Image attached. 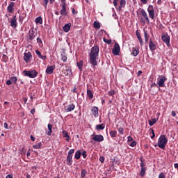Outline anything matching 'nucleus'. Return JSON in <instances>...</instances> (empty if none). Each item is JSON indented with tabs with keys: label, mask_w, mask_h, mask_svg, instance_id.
Wrapping results in <instances>:
<instances>
[{
	"label": "nucleus",
	"mask_w": 178,
	"mask_h": 178,
	"mask_svg": "<svg viewBox=\"0 0 178 178\" xmlns=\"http://www.w3.org/2000/svg\"><path fill=\"white\" fill-rule=\"evenodd\" d=\"M62 8L60 10V13L62 16H66L67 15V12L66 11V6H61Z\"/></svg>",
	"instance_id": "nucleus-21"
},
{
	"label": "nucleus",
	"mask_w": 178,
	"mask_h": 178,
	"mask_svg": "<svg viewBox=\"0 0 178 178\" xmlns=\"http://www.w3.org/2000/svg\"><path fill=\"white\" fill-rule=\"evenodd\" d=\"M23 73L24 76L30 77V79H35V77H37V75L38 74V72L35 70H32L29 71L24 70Z\"/></svg>",
	"instance_id": "nucleus-4"
},
{
	"label": "nucleus",
	"mask_w": 178,
	"mask_h": 178,
	"mask_svg": "<svg viewBox=\"0 0 178 178\" xmlns=\"http://www.w3.org/2000/svg\"><path fill=\"white\" fill-rule=\"evenodd\" d=\"M87 95L90 99H92L94 98V95L92 94V91L90 89H87Z\"/></svg>",
	"instance_id": "nucleus-25"
},
{
	"label": "nucleus",
	"mask_w": 178,
	"mask_h": 178,
	"mask_svg": "<svg viewBox=\"0 0 178 178\" xmlns=\"http://www.w3.org/2000/svg\"><path fill=\"white\" fill-rule=\"evenodd\" d=\"M118 132L123 135L124 133V129H123V127L118 128Z\"/></svg>",
	"instance_id": "nucleus-44"
},
{
	"label": "nucleus",
	"mask_w": 178,
	"mask_h": 178,
	"mask_svg": "<svg viewBox=\"0 0 178 178\" xmlns=\"http://www.w3.org/2000/svg\"><path fill=\"white\" fill-rule=\"evenodd\" d=\"M26 16H27V14L26 13V12L21 13L19 17V22L20 23H22L23 22V20H24V19H26Z\"/></svg>",
	"instance_id": "nucleus-22"
},
{
	"label": "nucleus",
	"mask_w": 178,
	"mask_h": 178,
	"mask_svg": "<svg viewBox=\"0 0 178 178\" xmlns=\"http://www.w3.org/2000/svg\"><path fill=\"white\" fill-rule=\"evenodd\" d=\"M120 52V46L118 43H115L114 47L113 49V54L115 56L119 55Z\"/></svg>",
	"instance_id": "nucleus-9"
},
{
	"label": "nucleus",
	"mask_w": 178,
	"mask_h": 178,
	"mask_svg": "<svg viewBox=\"0 0 178 178\" xmlns=\"http://www.w3.org/2000/svg\"><path fill=\"white\" fill-rule=\"evenodd\" d=\"M6 178H13V175H8Z\"/></svg>",
	"instance_id": "nucleus-64"
},
{
	"label": "nucleus",
	"mask_w": 178,
	"mask_h": 178,
	"mask_svg": "<svg viewBox=\"0 0 178 178\" xmlns=\"http://www.w3.org/2000/svg\"><path fill=\"white\" fill-rule=\"evenodd\" d=\"M42 144L41 143H39L36 145H33V148H34L35 149H40V148H41Z\"/></svg>",
	"instance_id": "nucleus-33"
},
{
	"label": "nucleus",
	"mask_w": 178,
	"mask_h": 178,
	"mask_svg": "<svg viewBox=\"0 0 178 178\" xmlns=\"http://www.w3.org/2000/svg\"><path fill=\"white\" fill-rule=\"evenodd\" d=\"M37 42L39 44L40 47H42V40L40 38H37Z\"/></svg>",
	"instance_id": "nucleus-39"
},
{
	"label": "nucleus",
	"mask_w": 178,
	"mask_h": 178,
	"mask_svg": "<svg viewBox=\"0 0 178 178\" xmlns=\"http://www.w3.org/2000/svg\"><path fill=\"white\" fill-rule=\"evenodd\" d=\"M136 35L140 44V47H143V45H144V42L143 41V38H141V35L140 34V32H138V31H136Z\"/></svg>",
	"instance_id": "nucleus-18"
},
{
	"label": "nucleus",
	"mask_w": 178,
	"mask_h": 178,
	"mask_svg": "<svg viewBox=\"0 0 178 178\" xmlns=\"http://www.w3.org/2000/svg\"><path fill=\"white\" fill-rule=\"evenodd\" d=\"M61 60H63V62H67V57L66 56V54L65 53H63L61 54Z\"/></svg>",
	"instance_id": "nucleus-35"
},
{
	"label": "nucleus",
	"mask_w": 178,
	"mask_h": 178,
	"mask_svg": "<svg viewBox=\"0 0 178 178\" xmlns=\"http://www.w3.org/2000/svg\"><path fill=\"white\" fill-rule=\"evenodd\" d=\"M36 35H37V33H35V31H29V40L30 41H33V40H34V38H35Z\"/></svg>",
	"instance_id": "nucleus-11"
},
{
	"label": "nucleus",
	"mask_w": 178,
	"mask_h": 178,
	"mask_svg": "<svg viewBox=\"0 0 178 178\" xmlns=\"http://www.w3.org/2000/svg\"><path fill=\"white\" fill-rule=\"evenodd\" d=\"M73 154H74V149H71L68 152V156H73Z\"/></svg>",
	"instance_id": "nucleus-43"
},
{
	"label": "nucleus",
	"mask_w": 178,
	"mask_h": 178,
	"mask_svg": "<svg viewBox=\"0 0 178 178\" xmlns=\"http://www.w3.org/2000/svg\"><path fill=\"white\" fill-rule=\"evenodd\" d=\"M80 156H81V152H80V150H78L75 153L74 158L75 159H79Z\"/></svg>",
	"instance_id": "nucleus-32"
},
{
	"label": "nucleus",
	"mask_w": 178,
	"mask_h": 178,
	"mask_svg": "<svg viewBox=\"0 0 178 178\" xmlns=\"http://www.w3.org/2000/svg\"><path fill=\"white\" fill-rule=\"evenodd\" d=\"M155 123H156V119L155 118L152 119V120H149V126H153L155 124Z\"/></svg>",
	"instance_id": "nucleus-36"
},
{
	"label": "nucleus",
	"mask_w": 178,
	"mask_h": 178,
	"mask_svg": "<svg viewBox=\"0 0 178 178\" xmlns=\"http://www.w3.org/2000/svg\"><path fill=\"white\" fill-rule=\"evenodd\" d=\"M171 115H172V116H173V118H175V116H176V111H172L171 112Z\"/></svg>",
	"instance_id": "nucleus-60"
},
{
	"label": "nucleus",
	"mask_w": 178,
	"mask_h": 178,
	"mask_svg": "<svg viewBox=\"0 0 178 178\" xmlns=\"http://www.w3.org/2000/svg\"><path fill=\"white\" fill-rule=\"evenodd\" d=\"M129 145L130 147H136L137 145V142H136L135 140H132Z\"/></svg>",
	"instance_id": "nucleus-45"
},
{
	"label": "nucleus",
	"mask_w": 178,
	"mask_h": 178,
	"mask_svg": "<svg viewBox=\"0 0 178 178\" xmlns=\"http://www.w3.org/2000/svg\"><path fill=\"white\" fill-rule=\"evenodd\" d=\"M159 178H166L163 172H161L159 175Z\"/></svg>",
	"instance_id": "nucleus-48"
},
{
	"label": "nucleus",
	"mask_w": 178,
	"mask_h": 178,
	"mask_svg": "<svg viewBox=\"0 0 178 178\" xmlns=\"http://www.w3.org/2000/svg\"><path fill=\"white\" fill-rule=\"evenodd\" d=\"M63 137L65 138V141H69L70 136H69V134L65 130H63L62 131Z\"/></svg>",
	"instance_id": "nucleus-24"
},
{
	"label": "nucleus",
	"mask_w": 178,
	"mask_h": 178,
	"mask_svg": "<svg viewBox=\"0 0 178 178\" xmlns=\"http://www.w3.org/2000/svg\"><path fill=\"white\" fill-rule=\"evenodd\" d=\"M99 108L97 106H94L92 110V114L93 115V116H95V118H98L99 116V113H98Z\"/></svg>",
	"instance_id": "nucleus-15"
},
{
	"label": "nucleus",
	"mask_w": 178,
	"mask_h": 178,
	"mask_svg": "<svg viewBox=\"0 0 178 178\" xmlns=\"http://www.w3.org/2000/svg\"><path fill=\"white\" fill-rule=\"evenodd\" d=\"M83 158H87V152L83 151L82 153Z\"/></svg>",
	"instance_id": "nucleus-52"
},
{
	"label": "nucleus",
	"mask_w": 178,
	"mask_h": 178,
	"mask_svg": "<svg viewBox=\"0 0 178 178\" xmlns=\"http://www.w3.org/2000/svg\"><path fill=\"white\" fill-rule=\"evenodd\" d=\"M3 127H4V129H9L8 123H6V122L4 123Z\"/></svg>",
	"instance_id": "nucleus-59"
},
{
	"label": "nucleus",
	"mask_w": 178,
	"mask_h": 178,
	"mask_svg": "<svg viewBox=\"0 0 178 178\" xmlns=\"http://www.w3.org/2000/svg\"><path fill=\"white\" fill-rule=\"evenodd\" d=\"M93 136V141H97V143H102L104 141V136L102 135H92Z\"/></svg>",
	"instance_id": "nucleus-10"
},
{
	"label": "nucleus",
	"mask_w": 178,
	"mask_h": 178,
	"mask_svg": "<svg viewBox=\"0 0 178 178\" xmlns=\"http://www.w3.org/2000/svg\"><path fill=\"white\" fill-rule=\"evenodd\" d=\"M93 27L94 29H101V24H99V22L97 21H95V22L93 23Z\"/></svg>",
	"instance_id": "nucleus-28"
},
{
	"label": "nucleus",
	"mask_w": 178,
	"mask_h": 178,
	"mask_svg": "<svg viewBox=\"0 0 178 178\" xmlns=\"http://www.w3.org/2000/svg\"><path fill=\"white\" fill-rule=\"evenodd\" d=\"M11 81H13V83H14V84H16V83H17V77L16 76H12L10 78Z\"/></svg>",
	"instance_id": "nucleus-40"
},
{
	"label": "nucleus",
	"mask_w": 178,
	"mask_h": 178,
	"mask_svg": "<svg viewBox=\"0 0 178 178\" xmlns=\"http://www.w3.org/2000/svg\"><path fill=\"white\" fill-rule=\"evenodd\" d=\"M73 158V156H67V165H68V166H70L71 165H72L73 163V160H72V159Z\"/></svg>",
	"instance_id": "nucleus-23"
},
{
	"label": "nucleus",
	"mask_w": 178,
	"mask_h": 178,
	"mask_svg": "<svg viewBox=\"0 0 178 178\" xmlns=\"http://www.w3.org/2000/svg\"><path fill=\"white\" fill-rule=\"evenodd\" d=\"M61 6H66V0H61Z\"/></svg>",
	"instance_id": "nucleus-54"
},
{
	"label": "nucleus",
	"mask_w": 178,
	"mask_h": 178,
	"mask_svg": "<svg viewBox=\"0 0 178 178\" xmlns=\"http://www.w3.org/2000/svg\"><path fill=\"white\" fill-rule=\"evenodd\" d=\"M48 127V131H47V136H51V134H52V124H48L47 125Z\"/></svg>",
	"instance_id": "nucleus-26"
},
{
	"label": "nucleus",
	"mask_w": 178,
	"mask_h": 178,
	"mask_svg": "<svg viewBox=\"0 0 178 178\" xmlns=\"http://www.w3.org/2000/svg\"><path fill=\"white\" fill-rule=\"evenodd\" d=\"M44 4L43 6H44V8H47V5H48V2H49V0H44Z\"/></svg>",
	"instance_id": "nucleus-50"
},
{
	"label": "nucleus",
	"mask_w": 178,
	"mask_h": 178,
	"mask_svg": "<svg viewBox=\"0 0 178 178\" xmlns=\"http://www.w3.org/2000/svg\"><path fill=\"white\" fill-rule=\"evenodd\" d=\"M105 161V158L102 156H101L99 157V161L101 162V163H104V161Z\"/></svg>",
	"instance_id": "nucleus-49"
},
{
	"label": "nucleus",
	"mask_w": 178,
	"mask_h": 178,
	"mask_svg": "<svg viewBox=\"0 0 178 178\" xmlns=\"http://www.w3.org/2000/svg\"><path fill=\"white\" fill-rule=\"evenodd\" d=\"M103 41H104V42H106V44H112V40H111V39L108 40V39L104 38Z\"/></svg>",
	"instance_id": "nucleus-41"
},
{
	"label": "nucleus",
	"mask_w": 178,
	"mask_h": 178,
	"mask_svg": "<svg viewBox=\"0 0 178 178\" xmlns=\"http://www.w3.org/2000/svg\"><path fill=\"white\" fill-rule=\"evenodd\" d=\"M31 56H32V55H31V53H30V52L24 54V60H25V62L26 63H28V62L30 60V58H31Z\"/></svg>",
	"instance_id": "nucleus-19"
},
{
	"label": "nucleus",
	"mask_w": 178,
	"mask_h": 178,
	"mask_svg": "<svg viewBox=\"0 0 178 178\" xmlns=\"http://www.w3.org/2000/svg\"><path fill=\"white\" fill-rule=\"evenodd\" d=\"M35 23H38L39 24H42V17H36Z\"/></svg>",
	"instance_id": "nucleus-34"
},
{
	"label": "nucleus",
	"mask_w": 178,
	"mask_h": 178,
	"mask_svg": "<svg viewBox=\"0 0 178 178\" xmlns=\"http://www.w3.org/2000/svg\"><path fill=\"white\" fill-rule=\"evenodd\" d=\"M6 84H7V86H10V84H12V80L11 79L10 80H7Z\"/></svg>",
	"instance_id": "nucleus-57"
},
{
	"label": "nucleus",
	"mask_w": 178,
	"mask_h": 178,
	"mask_svg": "<svg viewBox=\"0 0 178 178\" xmlns=\"http://www.w3.org/2000/svg\"><path fill=\"white\" fill-rule=\"evenodd\" d=\"M128 142L129 143H131L132 141H134L133 140V137H131V136H128Z\"/></svg>",
	"instance_id": "nucleus-55"
},
{
	"label": "nucleus",
	"mask_w": 178,
	"mask_h": 178,
	"mask_svg": "<svg viewBox=\"0 0 178 178\" xmlns=\"http://www.w3.org/2000/svg\"><path fill=\"white\" fill-rule=\"evenodd\" d=\"M161 40L165 42L167 47H170V36L168 34H164L161 35Z\"/></svg>",
	"instance_id": "nucleus-7"
},
{
	"label": "nucleus",
	"mask_w": 178,
	"mask_h": 178,
	"mask_svg": "<svg viewBox=\"0 0 178 178\" xmlns=\"http://www.w3.org/2000/svg\"><path fill=\"white\" fill-rule=\"evenodd\" d=\"M152 87H159V85L156 84V83H152V84L151 85V88H152Z\"/></svg>",
	"instance_id": "nucleus-58"
},
{
	"label": "nucleus",
	"mask_w": 178,
	"mask_h": 178,
	"mask_svg": "<svg viewBox=\"0 0 178 178\" xmlns=\"http://www.w3.org/2000/svg\"><path fill=\"white\" fill-rule=\"evenodd\" d=\"M140 23H142V24H145V23L149 24V17H148V14H147V12L145 11L144 9L140 10Z\"/></svg>",
	"instance_id": "nucleus-3"
},
{
	"label": "nucleus",
	"mask_w": 178,
	"mask_h": 178,
	"mask_svg": "<svg viewBox=\"0 0 178 178\" xmlns=\"http://www.w3.org/2000/svg\"><path fill=\"white\" fill-rule=\"evenodd\" d=\"M119 1H120V0H113V5L114 6H118V2H119Z\"/></svg>",
	"instance_id": "nucleus-51"
},
{
	"label": "nucleus",
	"mask_w": 178,
	"mask_h": 178,
	"mask_svg": "<svg viewBox=\"0 0 178 178\" xmlns=\"http://www.w3.org/2000/svg\"><path fill=\"white\" fill-rule=\"evenodd\" d=\"M108 95H115V90H111L108 92Z\"/></svg>",
	"instance_id": "nucleus-53"
},
{
	"label": "nucleus",
	"mask_w": 178,
	"mask_h": 178,
	"mask_svg": "<svg viewBox=\"0 0 178 178\" xmlns=\"http://www.w3.org/2000/svg\"><path fill=\"white\" fill-rule=\"evenodd\" d=\"M76 106L73 104H69L67 108H65L66 112H72V111H74Z\"/></svg>",
	"instance_id": "nucleus-17"
},
{
	"label": "nucleus",
	"mask_w": 178,
	"mask_h": 178,
	"mask_svg": "<svg viewBox=\"0 0 178 178\" xmlns=\"http://www.w3.org/2000/svg\"><path fill=\"white\" fill-rule=\"evenodd\" d=\"M40 59H42V60H45L47 59V56H42V54L38 56Z\"/></svg>",
	"instance_id": "nucleus-47"
},
{
	"label": "nucleus",
	"mask_w": 178,
	"mask_h": 178,
	"mask_svg": "<svg viewBox=\"0 0 178 178\" xmlns=\"http://www.w3.org/2000/svg\"><path fill=\"white\" fill-rule=\"evenodd\" d=\"M140 176L141 177H144L145 176V172L147 170V168L145 167V164L144 163V161L143 160H140Z\"/></svg>",
	"instance_id": "nucleus-8"
},
{
	"label": "nucleus",
	"mask_w": 178,
	"mask_h": 178,
	"mask_svg": "<svg viewBox=\"0 0 178 178\" xmlns=\"http://www.w3.org/2000/svg\"><path fill=\"white\" fill-rule=\"evenodd\" d=\"M120 4L119 9H122V8H124V5H126V0H120Z\"/></svg>",
	"instance_id": "nucleus-30"
},
{
	"label": "nucleus",
	"mask_w": 178,
	"mask_h": 178,
	"mask_svg": "<svg viewBox=\"0 0 178 178\" xmlns=\"http://www.w3.org/2000/svg\"><path fill=\"white\" fill-rule=\"evenodd\" d=\"M150 131L152 132V136H151V138H155V131H154L153 129H150Z\"/></svg>",
	"instance_id": "nucleus-46"
},
{
	"label": "nucleus",
	"mask_w": 178,
	"mask_h": 178,
	"mask_svg": "<svg viewBox=\"0 0 178 178\" xmlns=\"http://www.w3.org/2000/svg\"><path fill=\"white\" fill-rule=\"evenodd\" d=\"M166 144H168V138H166V135H161L158 140V147L161 148V149H165Z\"/></svg>",
	"instance_id": "nucleus-2"
},
{
	"label": "nucleus",
	"mask_w": 178,
	"mask_h": 178,
	"mask_svg": "<svg viewBox=\"0 0 178 178\" xmlns=\"http://www.w3.org/2000/svg\"><path fill=\"white\" fill-rule=\"evenodd\" d=\"M65 72V76H72V70L67 69Z\"/></svg>",
	"instance_id": "nucleus-42"
},
{
	"label": "nucleus",
	"mask_w": 178,
	"mask_h": 178,
	"mask_svg": "<svg viewBox=\"0 0 178 178\" xmlns=\"http://www.w3.org/2000/svg\"><path fill=\"white\" fill-rule=\"evenodd\" d=\"M83 60H80L79 62L76 63L77 67H79V70H83Z\"/></svg>",
	"instance_id": "nucleus-29"
},
{
	"label": "nucleus",
	"mask_w": 178,
	"mask_h": 178,
	"mask_svg": "<svg viewBox=\"0 0 178 178\" xmlns=\"http://www.w3.org/2000/svg\"><path fill=\"white\" fill-rule=\"evenodd\" d=\"M71 27H72L71 23L65 24L63 27V31H65V33H69V31H70Z\"/></svg>",
	"instance_id": "nucleus-16"
},
{
	"label": "nucleus",
	"mask_w": 178,
	"mask_h": 178,
	"mask_svg": "<svg viewBox=\"0 0 178 178\" xmlns=\"http://www.w3.org/2000/svg\"><path fill=\"white\" fill-rule=\"evenodd\" d=\"M86 175H87V171L85 169H83L81 170V178L86 177Z\"/></svg>",
	"instance_id": "nucleus-38"
},
{
	"label": "nucleus",
	"mask_w": 178,
	"mask_h": 178,
	"mask_svg": "<svg viewBox=\"0 0 178 178\" xmlns=\"http://www.w3.org/2000/svg\"><path fill=\"white\" fill-rule=\"evenodd\" d=\"M138 54H140V50L138 49H135V48H133L132 49V55L134 56H137V55H138Z\"/></svg>",
	"instance_id": "nucleus-27"
},
{
	"label": "nucleus",
	"mask_w": 178,
	"mask_h": 178,
	"mask_svg": "<svg viewBox=\"0 0 178 178\" xmlns=\"http://www.w3.org/2000/svg\"><path fill=\"white\" fill-rule=\"evenodd\" d=\"M104 129H105V124H104L96 125V129L97 130H104Z\"/></svg>",
	"instance_id": "nucleus-31"
},
{
	"label": "nucleus",
	"mask_w": 178,
	"mask_h": 178,
	"mask_svg": "<svg viewBox=\"0 0 178 178\" xmlns=\"http://www.w3.org/2000/svg\"><path fill=\"white\" fill-rule=\"evenodd\" d=\"M149 48L150 51H155L156 49V44L152 41V39H149Z\"/></svg>",
	"instance_id": "nucleus-13"
},
{
	"label": "nucleus",
	"mask_w": 178,
	"mask_h": 178,
	"mask_svg": "<svg viewBox=\"0 0 178 178\" xmlns=\"http://www.w3.org/2000/svg\"><path fill=\"white\" fill-rule=\"evenodd\" d=\"M99 54V47L94 46L93 47H92L89 56H90V65L94 66V67L95 66H98V61H97V60L98 59Z\"/></svg>",
	"instance_id": "nucleus-1"
},
{
	"label": "nucleus",
	"mask_w": 178,
	"mask_h": 178,
	"mask_svg": "<svg viewBox=\"0 0 178 178\" xmlns=\"http://www.w3.org/2000/svg\"><path fill=\"white\" fill-rule=\"evenodd\" d=\"M116 134H118V132L116 131H110V136L111 137H112V138H114V137H116Z\"/></svg>",
	"instance_id": "nucleus-37"
},
{
	"label": "nucleus",
	"mask_w": 178,
	"mask_h": 178,
	"mask_svg": "<svg viewBox=\"0 0 178 178\" xmlns=\"http://www.w3.org/2000/svg\"><path fill=\"white\" fill-rule=\"evenodd\" d=\"M157 5H162V0H158Z\"/></svg>",
	"instance_id": "nucleus-62"
},
{
	"label": "nucleus",
	"mask_w": 178,
	"mask_h": 178,
	"mask_svg": "<svg viewBox=\"0 0 178 178\" xmlns=\"http://www.w3.org/2000/svg\"><path fill=\"white\" fill-rule=\"evenodd\" d=\"M15 6V3L10 2L8 6L7 10L9 13H13V8Z\"/></svg>",
	"instance_id": "nucleus-20"
},
{
	"label": "nucleus",
	"mask_w": 178,
	"mask_h": 178,
	"mask_svg": "<svg viewBox=\"0 0 178 178\" xmlns=\"http://www.w3.org/2000/svg\"><path fill=\"white\" fill-rule=\"evenodd\" d=\"M142 1V3L144 4V5H146V3H147V0H140Z\"/></svg>",
	"instance_id": "nucleus-63"
},
{
	"label": "nucleus",
	"mask_w": 178,
	"mask_h": 178,
	"mask_svg": "<svg viewBox=\"0 0 178 178\" xmlns=\"http://www.w3.org/2000/svg\"><path fill=\"white\" fill-rule=\"evenodd\" d=\"M144 36H145V38H149L148 33H147V31L144 32Z\"/></svg>",
	"instance_id": "nucleus-61"
},
{
	"label": "nucleus",
	"mask_w": 178,
	"mask_h": 178,
	"mask_svg": "<svg viewBox=\"0 0 178 178\" xmlns=\"http://www.w3.org/2000/svg\"><path fill=\"white\" fill-rule=\"evenodd\" d=\"M11 23V27H13V29H16V27H17V21L16 20V15H14L13 17V19L10 21Z\"/></svg>",
	"instance_id": "nucleus-14"
},
{
	"label": "nucleus",
	"mask_w": 178,
	"mask_h": 178,
	"mask_svg": "<svg viewBox=\"0 0 178 178\" xmlns=\"http://www.w3.org/2000/svg\"><path fill=\"white\" fill-rule=\"evenodd\" d=\"M166 80H168V79L164 76H161L160 78H158L157 84L159 86V90H160L159 88L161 87H165V81H166Z\"/></svg>",
	"instance_id": "nucleus-6"
},
{
	"label": "nucleus",
	"mask_w": 178,
	"mask_h": 178,
	"mask_svg": "<svg viewBox=\"0 0 178 178\" xmlns=\"http://www.w3.org/2000/svg\"><path fill=\"white\" fill-rule=\"evenodd\" d=\"M147 12L149 19H151V20H154V19H155V10L154 9V6L149 5Z\"/></svg>",
	"instance_id": "nucleus-5"
},
{
	"label": "nucleus",
	"mask_w": 178,
	"mask_h": 178,
	"mask_svg": "<svg viewBox=\"0 0 178 178\" xmlns=\"http://www.w3.org/2000/svg\"><path fill=\"white\" fill-rule=\"evenodd\" d=\"M35 52L38 57L41 55V52L39 50H35Z\"/></svg>",
	"instance_id": "nucleus-56"
},
{
	"label": "nucleus",
	"mask_w": 178,
	"mask_h": 178,
	"mask_svg": "<svg viewBox=\"0 0 178 178\" xmlns=\"http://www.w3.org/2000/svg\"><path fill=\"white\" fill-rule=\"evenodd\" d=\"M55 65L48 66L46 69V73L47 74H52V73H54V71L55 70Z\"/></svg>",
	"instance_id": "nucleus-12"
}]
</instances>
